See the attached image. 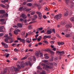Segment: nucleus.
<instances>
[{"label":"nucleus","mask_w":74,"mask_h":74,"mask_svg":"<svg viewBox=\"0 0 74 74\" xmlns=\"http://www.w3.org/2000/svg\"><path fill=\"white\" fill-rule=\"evenodd\" d=\"M49 58V57L48 56H46V57H45V59H48Z\"/></svg>","instance_id":"58836bf2"},{"label":"nucleus","mask_w":74,"mask_h":74,"mask_svg":"<svg viewBox=\"0 0 74 74\" xmlns=\"http://www.w3.org/2000/svg\"><path fill=\"white\" fill-rule=\"evenodd\" d=\"M39 53H40V51H36L35 52V56H38Z\"/></svg>","instance_id":"9d476101"},{"label":"nucleus","mask_w":74,"mask_h":74,"mask_svg":"<svg viewBox=\"0 0 74 74\" xmlns=\"http://www.w3.org/2000/svg\"><path fill=\"white\" fill-rule=\"evenodd\" d=\"M25 66H27L29 65V64H28V63L27 62H25Z\"/></svg>","instance_id":"69168bd1"},{"label":"nucleus","mask_w":74,"mask_h":74,"mask_svg":"<svg viewBox=\"0 0 74 74\" xmlns=\"http://www.w3.org/2000/svg\"><path fill=\"white\" fill-rule=\"evenodd\" d=\"M32 4L31 3H29L27 4V5L28 7H32Z\"/></svg>","instance_id":"dca6fc26"},{"label":"nucleus","mask_w":74,"mask_h":74,"mask_svg":"<svg viewBox=\"0 0 74 74\" xmlns=\"http://www.w3.org/2000/svg\"><path fill=\"white\" fill-rule=\"evenodd\" d=\"M5 19L4 18H2L0 19V21L1 22V24L2 25H4L5 24V22H4L5 21Z\"/></svg>","instance_id":"39448f33"},{"label":"nucleus","mask_w":74,"mask_h":74,"mask_svg":"<svg viewBox=\"0 0 74 74\" xmlns=\"http://www.w3.org/2000/svg\"><path fill=\"white\" fill-rule=\"evenodd\" d=\"M34 19L37 18V15H35L34 16Z\"/></svg>","instance_id":"8fccbe9b"},{"label":"nucleus","mask_w":74,"mask_h":74,"mask_svg":"<svg viewBox=\"0 0 74 74\" xmlns=\"http://www.w3.org/2000/svg\"><path fill=\"white\" fill-rule=\"evenodd\" d=\"M0 5L3 8H5V5H3V4H1Z\"/></svg>","instance_id":"2f4dec72"},{"label":"nucleus","mask_w":74,"mask_h":74,"mask_svg":"<svg viewBox=\"0 0 74 74\" xmlns=\"http://www.w3.org/2000/svg\"><path fill=\"white\" fill-rule=\"evenodd\" d=\"M56 52L57 53H58V54H60V56H63V55L64 54V52L63 51L60 52L58 51H56Z\"/></svg>","instance_id":"20e7f679"},{"label":"nucleus","mask_w":74,"mask_h":74,"mask_svg":"<svg viewBox=\"0 0 74 74\" xmlns=\"http://www.w3.org/2000/svg\"><path fill=\"white\" fill-rule=\"evenodd\" d=\"M36 13L37 14H38V15L39 19H41V18H42V13L40 12H37Z\"/></svg>","instance_id":"7ed1b4c3"},{"label":"nucleus","mask_w":74,"mask_h":74,"mask_svg":"<svg viewBox=\"0 0 74 74\" xmlns=\"http://www.w3.org/2000/svg\"><path fill=\"white\" fill-rule=\"evenodd\" d=\"M31 9H27L26 10V11H27V12H29V11H30Z\"/></svg>","instance_id":"09e8293b"},{"label":"nucleus","mask_w":74,"mask_h":74,"mask_svg":"<svg viewBox=\"0 0 74 74\" xmlns=\"http://www.w3.org/2000/svg\"><path fill=\"white\" fill-rule=\"evenodd\" d=\"M21 42H22L23 44H25V42H26V41H25V40L24 39H22L21 40Z\"/></svg>","instance_id":"b1692460"},{"label":"nucleus","mask_w":74,"mask_h":74,"mask_svg":"<svg viewBox=\"0 0 74 74\" xmlns=\"http://www.w3.org/2000/svg\"><path fill=\"white\" fill-rule=\"evenodd\" d=\"M62 17V14H57L54 17V19H56V20H59Z\"/></svg>","instance_id":"f03ea898"},{"label":"nucleus","mask_w":74,"mask_h":74,"mask_svg":"<svg viewBox=\"0 0 74 74\" xmlns=\"http://www.w3.org/2000/svg\"><path fill=\"white\" fill-rule=\"evenodd\" d=\"M20 20L21 22H23V21H24L23 19L22 18H20Z\"/></svg>","instance_id":"774afa93"},{"label":"nucleus","mask_w":74,"mask_h":74,"mask_svg":"<svg viewBox=\"0 0 74 74\" xmlns=\"http://www.w3.org/2000/svg\"><path fill=\"white\" fill-rule=\"evenodd\" d=\"M21 16L24 19H26L27 18V16L26 15H25V14H21Z\"/></svg>","instance_id":"423d86ee"},{"label":"nucleus","mask_w":74,"mask_h":74,"mask_svg":"<svg viewBox=\"0 0 74 74\" xmlns=\"http://www.w3.org/2000/svg\"><path fill=\"white\" fill-rule=\"evenodd\" d=\"M10 70L11 72H14V70L13 68H12V67H11Z\"/></svg>","instance_id":"de8ad7c7"},{"label":"nucleus","mask_w":74,"mask_h":74,"mask_svg":"<svg viewBox=\"0 0 74 74\" xmlns=\"http://www.w3.org/2000/svg\"><path fill=\"white\" fill-rule=\"evenodd\" d=\"M14 34H15L16 35H17V34H18V32H17L15 30L14 31Z\"/></svg>","instance_id":"5701e85b"},{"label":"nucleus","mask_w":74,"mask_h":74,"mask_svg":"<svg viewBox=\"0 0 74 74\" xmlns=\"http://www.w3.org/2000/svg\"><path fill=\"white\" fill-rule=\"evenodd\" d=\"M29 38H27L26 39V42H28V43H30L31 42H32V39H29V40H30V41H29Z\"/></svg>","instance_id":"1a4fd4ad"},{"label":"nucleus","mask_w":74,"mask_h":74,"mask_svg":"<svg viewBox=\"0 0 74 74\" xmlns=\"http://www.w3.org/2000/svg\"><path fill=\"white\" fill-rule=\"evenodd\" d=\"M53 58H51V59H49V60L50 62H52V61H53Z\"/></svg>","instance_id":"c9c22d12"},{"label":"nucleus","mask_w":74,"mask_h":74,"mask_svg":"<svg viewBox=\"0 0 74 74\" xmlns=\"http://www.w3.org/2000/svg\"><path fill=\"white\" fill-rule=\"evenodd\" d=\"M70 20L71 22H74V17H71Z\"/></svg>","instance_id":"6ab92c4d"},{"label":"nucleus","mask_w":74,"mask_h":74,"mask_svg":"<svg viewBox=\"0 0 74 74\" xmlns=\"http://www.w3.org/2000/svg\"><path fill=\"white\" fill-rule=\"evenodd\" d=\"M68 15V13L67 12H65L64 13V16H67Z\"/></svg>","instance_id":"aec40b11"},{"label":"nucleus","mask_w":74,"mask_h":74,"mask_svg":"<svg viewBox=\"0 0 74 74\" xmlns=\"http://www.w3.org/2000/svg\"><path fill=\"white\" fill-rule=\"evenodd\" d=\"M21 67H22V68L24 67V62L23 61L21 62Z\"/></svg>","instance_id":"ddd939ff"},{"label":"nucleus","mask_w":74,"mask_h":74,"mask_svg":"<svg viewBox=\"0 0 74 74\" xmlns=\"http://www.w3.org/2000/svg\"><path fill=\"white\" fill-rule=\"evenodd\" d=\"M5 48L6 49L8 48V46L7 44H5V45L4 46Z\"/></svg>","instance_id":"cd10ccee"},{"label":"nucleus","mask_w":74,"mask_h":74,"mask_svg":"<svg viewBox=\"0 0 74 74\" xmlns=\"http://www.w3.org/2000/svg\"><path fill=\"white\" fill-rule=\"evenodd\" d=\"M61 25H65V23L64 22H61Z\"/></svg>","instance_id":"864d4df0"},{"label":"nucleus","mask_w":74,"mask_h":74,"mask_svg":"<svg viewBox=\"0 0 74 74\" xmlns=\"http://www.w3.org/2000/svg\"><path fill=\"white\" fill-rule=\"evenodd\" d=\"M69 1H70V0H65V3H67Z\"/></svg>","instance_id":"13d9d810"},{"label":"nucleus","mask_w":74,"mask_h":74,"mask_svg":"<svg viewBox=\"0 0 74 74\" xmlns=\"http://www.w3.org/2000/svg\"><path fill=\"white\" fill-rule=\"evenodd\" d=\"M1 44H2L3 46H4L5 44V43L3 42H1Z\"/></svg>","instance_id":"a18cd8bd"},{"label":"nucleus","mask_w":74,"mask_h":74,"mask_svg":"<svg viewBox=\"0 0 74 74\" xmlns=\"http://www.w3.org/2000/svg\"><path fill=\"white\" fill-rule=\"evenodd\" d=\"M1 2H2V3L3 4H5V1H1Z\"/></svg>","instance_id":"680f3d73"},{"label":"nucleus","mask_w":74,"mask_h":74,"mask_svg":"<svg viewBox=\"0 0 74 74\" xmlns=\"http://www.w3.org/2000/svg\"><path fill=\"white\" fill-rule=\"evenodd\" d=\"M9 55H10V54H8L6 56V58H8V56H9Z\"/></svg>","instance_id":"338daca9"},{"label":"nucleus","mask_w":74,"mask_h":74,"mask_svg":"<svg viewBox=\"0 0 74 74\" xmlns=\"http://www.w3.org/2000/svg\"><path fill=\"white\" fill-rule=\"evenodd\" d=\"M71 36L70 34H66L65 35V37H70Z\"/></svg>","instance_id":"412c9836"},{"label":"nucleus","mask_w":74,"mask_h":74,"mask_svg":"<svg viewBox=\"0 0 74 74\" xmlns=\"http://www.w3.org/2000/svg\"><path fill=\"white\" fill-rule=\"evenodd\" d=\"M8 35L5 34L4 36V37H5V38H7L8 37Z\"/></svg>","instance_id":"603ef678"},{"label":"nucleus","mask_w":74,"mask_h":74,"mask_svg":"<svg viewBox=\"0 0 74 74\" xmlns=\"http://www.w3.org/2000/svg\"><path fill=\"white\" fill-rule=\"evenodd\" d=\"M27 56H26L25 57H24V58H21V60H25L26 59H27Z\"/></svg>","instance_id":"f3484780"},{"label":"nucleus","mask_w":74,"mask_h":74,"mask_svg":"<svg viewBox=\"0 0 74 74\" xmlns=\"http://www.w3.org/2000/svg\"><path fill=\"white\" fill-rule=\"evenodd\" d=\"M51 36L50 35H47V38H51Z\"/></svg>","instance_id":"ea45409f"},{"label":"nucleus","mask_w":74,"mask_h":74,"mask_svg":"<svg viewBox=\"0 0 74 74\" xmlns=\"http://www.w3.org/2000/svg\"><path fill=\"white\" fill-rule=\"evenodd\" d=\"M15 31H16V32H21V31L20 30L18 29H15Z\"/></svg>","instance_id":"f704fd0d"},{"label":"nucleus","mask_w":74,"mask_h":74,"mask_svg":"<svg viewBox=\"0 0 74 74\" xmlns=\"http://www.w3.org/2000/svg\"><path fill=\"white\" fill-rule=\"evenodd\" d=\"M41 38V36H40L39 37H38L37 39V40L38 41H40V39H41L40 38Z\"/></svg>","instance_id":"c756f323"},{"label":"nucleus","mask_w":74,"mask_h":74,"mask_svg":"<svg viewBox=\"0 0 74 74\" xmlns=\"http://www.w3.org/2000/svg\"><path fill=\"white\" fill-rule=\"evenodd\" d=\"M49 52L51 53V54H52V55H53L54 54V52L53 51H49Z\"/></svg>","instance_id":"c85d7f7f"},{"label":"nucleus","mask_w":74,"mask_h":74,"mask_svg":"<svg viewBox=\"0 0 74 74\" xmlns=\"http://www.w3.org/2000/svg\"><path fill=\"white\" fill-rule=\"evenodd\" d=\"M37 69L38 70H41L42 69L40 67V65L37 67Z\"/></svg>","instance_id":"a878e982"},{"label":"nucleus","mask_w":74,"mask_h":74,"mask_svg":"<svg viewBox=\"0 0 74 74\" xmlns=\"http://www.w3.org/2000/svg\"><path fill=\"white\" fill-rule=\"evenodd\" d=\"M55 42L54 41H51L50 42V43L51 44H54V43Z\"/></svg>","instance_id":"3c124183"},{"label":"nucleus","mask_w":74,"mask_h":74,"mask_svg":"<svg viewBox=\"0 0 74 74\" xmlns=\"http://www.w3.org/2000/svg\"><path fill=\"white\" fill-rule=\"evenodd\" d=\"M14 70L15 72H16V71H19V69L18 68H14Z\"/></svg>","instance_id":"a211bd4d"},{"label":"nucleus","mask_w":74,"mask_h":74,"mask_svg":"<svg viewBox=\"0 0 74 74\" xmlns=\"http://www.w3.org/2000/svg\"><path fill=\"white\" fill-rule=\"evenodd\" d=\"M36 19L34 18L32 20V22H34V23H35V22H36Z\"/></svg>","instance_id":"79ce46f5"},{"label":"nucleus","mask_w":74,"mask_h":74,"mask_svg":"<svg viewBox=\"0 0 74 74\" xmlns=\"http://www.w3.org/2000/svg\"><path fill=\"white\" fill-rule=\"evenodd\" d=\"M52 33V29H51L50 30L49 29H48L47 32V34H51Z\"/></svg>","instance_id":"6e6552de"},{"label":"nucleus","mask_w":74,"mask_h":74,"mask_svg":"<svg viewBox=\"0 0 74 74\" xmlns=\"http://www.w3.org/2000/svg\"><path fill=\"white\" fill-rule=\"evenodd\" d=\"M31 14L32 15H34V14H35V12H32V13H31Z\"/></svg>","instance_id":"a19ab883"},{"label":"nucleus","mask_w":74,"mask_h":74,"mask_svg":"<svg viewBox=\"0 0 74 74\" xmlns=\"http://www.w3.org/2000/svg\"><path fill=\"white\" fill-rule=\"evenodd\" d=\"M65 27L66 28H68L69 27H72V24H67L66 25Z\"/></svg>","instance_id":"0eeeda50"},{"label":"nucleus","mask_w":74,"mask_h":74,"mask_svg":"<svg viewBox=\"0 0 74 74\" xmlns=\"http://www.w3.org/2000/svg\"><path fill=\"white\" fill-rule=\"evenodd\" d=\"M45 10H46V11H49V10L48 8H47V7H45Z\"/></svg>","instance_id":"c03bdc74"},{"label":"nucleus","mask_w":74,"mask_h":74,"mask_svg":"<svg viewBox=\"0 0 74 74\" xmlns=\"http://www.w3.org/2000/svg\"><path fill=\"white\" fill-rule=\"evenodd\" d=\"M4 13H5V11L3 10H0V14H1V15H2L3 14H4Z\"/></svg>","instance_id":"4468645a"},{"label":"nucleus","mask_w":74,"mask_h":74,"mask_svg":"<svg viewBox=\"0 0 74 74\" xmlns=\"http://www.w3.org/2000/svg\"><path fill=\"white\" fill-rule=\"evenodd\" d=\"M4 41L5 42H7V43H9V41L8 40L7 38L5 39Z\"/></svg>","instance_id":"4be33fe9"},{"label":"nucleus","mask_w":74,"mask_h":74,"mask_svg":"<svg viewBox=\"0 0 74 74\" xmlns=\"http://www.w3.org/2000/svg\"><path fill=\"white\" fill-rule=\"evenodd\" d=\"M56 36H57V37H58V38H60V36H59V35L58 34H56Z\"/></svg>","instance_id":"052dcab7"},{"label":"nucleus","mask_w":74,"mask_h":74,"mask_svg":"<svg viewBox=\"0 0 74 74\" xmlns=\"http://www.w3.org/2000/svg\"><path fill=\"white\" fill-rule=\"evenodd\" d=\"M31 27H32V26L30 25H29L28 27V29H29V30H30V29H31Z\"/></svg>","instance_id":"49530a36"},{"label":"nucleus","mask_w":74,"mask_h":74,"mask_svg":"<svg viewBox=\"0 0 74 74\" xmlns=\"http://www.w3.org/2000/svg\"><path fill=\"white\" fill-rule=\"evenodd\" d=\"M42 29H43V28H42V27H40V28H38V29L39 30H42Z\"/></svg>","instance_id":"5fc2aeb1"},{"label":"nucleus","mask_w":74,"mask_h":74,"mask_svg":"<svg viewBox=\"0 0 74 74\" xmlns=\"http://www.w3.org/2000/svg\"><path fill=\"white\" fill-rule=\"evenodd\" d=\"M47 38V35H45L43 37V39L44 40H46Z\"/></svg>","instance_id":"473e14b6"},{"label":"nucleus","mask_w":74,"mask_h":74,"mask_svg":"<svg viewBox=\"0 0 74 74\" xmlns=\"http://www.w3.org/2000/svg\"><path fill=\"white\" fill-rule=\"evenodd\" d=\"M14 39H12V38H11L10 40V42H9V43L10 44L11 43H12L13 42H14Z\"/></svg>","instance_id":"2eb2a0df"},{"label":"nucleus","mask_w":74,"mask_h":74,"mask_svg":"<svg viewBox=\"0 0 74 74\" xmlns=\"http://www.w3.org/2000/svg\"><path fill=\"white\" fill-rule=\"evenodd\" d=\"M28 33L29 34H32L33 33V32H28Z\"/></svg>","instance_id":"bf43d9fd"},{"label":"nucleus","mask_w":74,"mask_h":74,"mask_svg":"<svg viewBox=\"0 0 74 74\" xmlns=\"http://www.w3.org/2000/svg\"><path fill=\"white\" fill-rule=\"evenodd\" d=\"M44 42L45 43V44H48V42H47V41L45 40L44 41Z\"/></svg>","instance_id":"0e129e2a"},{"label":"nucleus","mask_w":74,"mask_h":74,"mask_svg":"<svg viewBox=\"0 0 74 74\" xmlns=\"http://www.w3.org/2000/svg\"><path fill=\"white\" fill-rule=\"evenodd\" d=\"M43 56V55H42V54L41 53H40V57L41 58H42V57Z\"/></svg>","instance_id":"e433bc0d"},{"label":"nucleus","mask_w":74,"mask_h":74,"mask_svg":"<svg viewBox=\"0 0 74 74\" xmlns=\"http://www.w3.org/2000/svg\"><path fill=\"white\" fill-rule=\"evenodd\" d=\"M17 25L18 27H20L21 28H22V25L21 23H18Z\"/></svg>","instance_id":"f8f14e48"},{"label":"nucleus","mask_w":74,"mask_h":74,"mask_svg":"<svg viewBox=\"0 0 74 74\" xmlns=\"http://www.w3.org/2000/svg\"><path fill=\"white\" fill-rule=\"evenodd\" d=\"M49 64H48V65H49L50 66H49L48 65H46L45 67L47 69H51L53 68V64L51 62H49Z\"/></svg>","instance_id":"f257e3e1"},{"label":"nucleus","mask_w":74,"mask_h":74,"mask_svg":"<svg viewBox=\"0 0 74 74\" xmlns=\"http://www.w3.org/2000/svg\"><path fill=\"white\" fill-rule=\"evenodd\" d=\"M22 9H23V7H20V8L19 9V11H22Z\"/></svg>","instance_id":"6e6d98bb"},{"label":"nucleus","mask_w":74,"mask_h":74,"mask_svg":"<svg viewBox=\"0 0 74 74\" xmlns=\"http://www.w3.org/2000/svg\"><path fill=\"white\" fill-rule=\"evenodd\" d=\"M41 74H46V72H45V71H42V72L41 73Z\"/></svg>","instance_id":"393cba45"},{"label":"nucleus","mask_w":74,"mask_h":74,"mask_svg":"<svg viewBox=\"0 0 74 74\" xmlns=\"http://www.w3.org/2000/svg\"><path fill=\"white\" fill-rule=\"evenodd\" d=\"M14 51H15V52H17L18 51V49H14Z\"/></svg>","instance_id":"4d7b16f0"},{"label":"nucleus","mask_w":74,"mask_h":74,"mask_svg":"<svg viewBox=\"0 0 74 74\" xmlns=\"http://www.w3.org/2000/svg\"><path fill=\"white\" fill-rule=\"evenodd\" d=\"M37 40V38H35L33 39L32 41H36V40Z\"/></svg>","instance_id":"37998d69"},{"label":"nucleus","mask_w":74,"mask_h":74,"mask_svg":"<svg viewBox=\"0 0 74 74\" xmlns=\"http://www.w3.org/2000/svg\"><path fill=\"white\" fill-rule=\"evenodd\" d=\"M17 66L19 69H21V67L19 65H17Z\"/></svg>","instance_id":"4c0bfd02"},{"label":"nucleus","mask_w":74,"mask_h":74,"mask_svg":"<svg viewBox=\"0 0 74 74\" xmlns=\"http://www.w3.org/2000/svg\"><path fill=\"white\" fill-rule=\"evenodd\" d=\"M52 31H53V33H54V34H55V29H53L52 30Z\"/></svg>","instance_id":"e2e57ef3"},{"label":"nucleus","mask_w":74,"mask_h":74,"mask_svg":"<svg viewBox=\"0 0 74 74\" xmlns=\"http://www.w3.org/2000/svg\"><path fill=\"white\" fill-rule=\"evenodd\" d=\"M42 61L44 63H47V62H48V60H42Z\"/></svg>","instance_id":"7c9ffc66"},{"label":"nucleus","mask_w":74,"mask_h":74,"mask_svg":"<svg viewBox=\"0 0 74 74\" xmlns=\"http://www.w3.org/2000/svg\"><path fill=\"white\" fill-rule=\"evenodd\" d=\"M3 29H4V27L3 26L0 27V32H3Z\"/></svg>","instance_id":"9b49d317"},{"label":"nucleus","mask_w":74,"mask_h":74,"mask_svg":"<svg viewBox=\"0 0 74 74\" xmlns=\"http://www.w3.org/2000/svg\"><path fill=\"white\" fill-rule=\"evenodd\" d=\"M74 6V3H71V4L70 5L71 7H73Z\"/></svg>","instance_id":"bb28decb"},{"label":"nucleus","mask_w":74,"mask_h":74,"mask_svg":"<svg viewBox=\"0 0 74 74\" xmlns=\"http://www.w3.org/2000/svg\"><path fill=\"white\" fill-rule=\"evenodd\" d=\"M28 64L30 66H32V63H31V62H30V61H29Z\"/></svg>","instance_id":"72a5a7b5"}]
</instances>
